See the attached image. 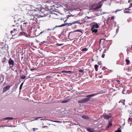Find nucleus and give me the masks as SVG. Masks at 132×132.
I'll use <instances>...</instances> for the list:
<instances>
[{"mask_svg": "<svg viewBox=\"0 0 132 132\" xmlns=\"http://www.w3.org/2000/svg\"><path fill=\"white\" fill-rule=\"evenodd\" d=\"M66 19L65 20V21L64 20V21H65L67 20V19Z\"/></svg>", "mask_w": 132, "mask_h": 132, "instance_id": "nucleus-52", "label": "nucleus"}, {"mask_svg": "<svg viewBox=\"0 0 132 132\" xmlns=\"http://www.w3.org/2000/svg\"><path fill=\"white\" fill-rule=\"evenodd\" d=\"M46 32L45 31H43L41 32L39 34V35L42 34L43 33H45Z\"/></svg>", "mask_w": 132, "mask_h": 132, "instance_id": "nucleus-41", "label": "nucleus"}, {"mask_svg": "<svg viewBox=\"0 0 132 132\" xmlns=\"http://www.w3.org/2000/svg\"><path fill=\"white\" fill-rule=\"evenodd\" d=\"M51 29H48V30H51Z\"/></svg>", "mask_w": 132, "mask_h": 132, "instance_id": "nucleus-54", "label": "nucleus"}, {"mask_svg": "<svg viewBox=\"0 0 132 132\" xmlns=\"http://www.w3.org/2000/svg\"><path fill=\"white\" fill-rule=\"evenodd\" d=\"M37 129H38V128L36 129L35 128H33V130L34 131H35L36 130H37Z\"/></svg>", "mask_w": 132, "mask_h": 132, "instance_id": "nucleus-39", "label": "nucleus"}, {"mask_svg": "<svg viewBox=\"0 0 132 132\" xmlns=\"http://www.w3.org/2000/svg\"><path fill=\"white\" fill-rule=\"evenodd\" d=\"M73 22L71 23H66L65 24H62L61 26H58L57 27H62V26H72L73 24ZM57 27V26H55V27Z\"/></svg>", "mask_w": 132, "mask_h": 132, "instance_id": "nucleus-7", "label": "nucleus"}, {"mask_svg": "<svg viewBox=\"0 0 132 132\" xmlns=\"http://www.w3.org/2000/svg\"><path fill=\"white\" fill-rule=\"evenodd\" d=\"M36 69L33 68V69H30V70L31 71H32L33 70H36Z\"/></svg>", "mask_w": 132, "mask_h": 132, "instance_id": "nucleus-47", "label": "nucleus"}, {"mask_svg": "<svg viewBox=\"0 0 132 132\" xmlns=\"http://www.w3.org/2000/svg\"><path fill=\"white\" fill-rule=\"evenodd\" d=\"M106 49H105L104 50V51L103 52V53H106Z\"/></svg>", "mask_w": 132, "mask_h": 132, "instance_id": "nucleus-40", "label": "nucleus"}, {"mask_svg": "<svg viewBox=\"0 0 132 132\" xmlns=\"http://www.w3.org/2000/svg\"><path fill=\"white\" fill-rule=\"evenodd\" d=\"M87 130L89 132H93V130L90 128H88L87 129Z\"/></svg>", "mask_w": 132, "mask_h": 132, "instance_id": "nucleus-19", "label": "nucleus"}, {"mask_svg": "<svg viewBox=\"0 0 132 132\" xmlns=\"http://www.w3.org/2000/svg\"><path fill=\"white\" fill-rule=\"evenodd\" d=\"M125 100H121L119 102V103H122L123 105H125Z\"/></svg>", "mask_w": 132, "mask_h": 132, "instance_id": "nucleus-18", "label": "nucleus"}, {"mask_svg": "<svg viewBox=\"0 0 132 132\" xmlns=\"http://www.w3.org/2000/svg\"><path fill=\"white\" fill-rule=\"evenodd\" d=\"M15 20H14V22H15Z\"/></svg>", "mask_w": 132, "mask_h": 132, "instance_id": "nucleus-56", "label": "nucleus"}, {"mask_svg": "<svg viewBox=\"0 0 132 132\" xmlns=\"http://www.w3.org/2000/svg\"><path fill=\"white\" fill-rule=\"evenodd\" d=\"M102 1H100L98 4H95L93 5L92 8L93 10H95L100 8L102 6Z\"/></svg>", "mask_w": 132, "mask_h": 132, "instance_id": "nucleus-3", "label": "nucleus"}, {"mask_svg": "<svg viewBox=\"0 0 132 132\" xmlns=\"http://www.w3.org/2000/svg\"><path fill=\"white\" fill-rule=\"evenodd\" d=\"M98 64L100 65H101L102 64V62L101 61H100L99 62H98Z\"/></svg>", "mask_w": 132, "mask_h": 132, "instance_id": "nucleus-35", "label": "nucleus"}, {"mask_svg": "<svg viewBox=\"0 0 132 132\" xmlns=\"http://www.w3.org/2000/svg\"><path fill=\"white\" fill-rule=\"evenodd\" d=\"M63 44H59V43H57L56 44V45L57 46H61V45H63Z\"/></svg>", "mask_w": 132, "mask_h": 132, "instance_id": "nucleus-29", "label": "nucleus"}, {"mask_svg": "<svg viewBox=\"0 0 132 132\" xmlns=\"http://www.w3.org/2000/svg\"><path fill=\"white\" fill-rule=\"evenodd\" d=\"M82 118H83V119H88V117L86 116V115H83V116H82Z\"/></svg>", "mask_w": 132, "mask_h": 132, "instance_id": "nucleus-24", "label": "nucleus"}, {"mask_svg": "<svg viewBox=\"0 0 132 132\" xmlns=\"http://www.w3.org/2000/svg\"><path fill=\"white\" fill-rule=\"evenodd\" d=\"M100 78H102V76H100Z\"/></svg>", "mask_w": 132, "mask_h": 132, "instance_id": "nucleus-53", "label": "nucleus"}, {"mask_svg": "<svg viewBox=\"0 0 132 132\" xmlns=\"http://www.w3.org/2000/svg\"><path fill=\"white\" fill-rule=\"evenodd\" d=\"M41 11V12L44 14V15L45 16L47 15L49 13L48 11L44 9H42Z\"/></svg>", "mask_w": 132, "mask_h": 132, "instance_id": "nucleus-5", "label": "nucleus"}, {"mask_svg": "<svg viewBox=\"0 0 132 132\" xmlns=\"http://www.w3.org/2000/svg\"><path fill=\"white\" fill-rule=\"evenodd\" d=\"M6 60V58L5 57H4V58H3L2 59V62L3 63H4L5 62V61Z\"/></svg>", "mask_w": 132, "mask_h": 132, "instance_id": "nucleus-27", "label": "nucleus"}, {"mask_svg": "<svg viewBox=\"0 0 132 132\" xmlns=\"http://www.w3.org/2000/svg\"><path fill=\"white\" fill-rule=\"evenodd\" d=\"M88 49L86 48H84L81 50V51L82 52L86 51Z\"/></svg>", "mask_w": 132, "mask_h": 132, "instance_id": "nucleus-26", "label": "nucleus"}, {"mask_svg": "<svg viewBox=\"0 0 132 132\" xmlns=\"http://www.w3.org/2000/svg\"><path fill=\"white\" fill-rule=\"evenodd\" d=\"M45 127H48V126H43L42 127L43 128H44Z\"/></svg>", "mask_w": 132, "mask_h": 132, "instance_id": "nucleus-49", "label": "nucleus"}, {"mask_svg": "<svg viewBox=\"0 0 132 132\" xmlns=\"http://www.w3.org/2000/svg\"><path fill=\"white\" fill-rule=\"evenodd\" d=\"M18 23H16L17 24H18ZM13 26H15L16 27L15 28H14L13 30L11 31L10 32V33L11 34H12V35L13 36V35H14V34H13V33H14L15 32V33H16L18 31V25H17V24H16V26H15V25H13Z\"/></svg>", "mask_w": 132, "mask_h": 132, "instance_id": "nucleus-4", "label": "nucleus"}, {"mask_svg": "<svg viewBox=\"0 0 132 132\" xmlns=\"http://www.w3.org/2000/svg\"><path fill=\"white\" fill-rule=\"evenodd\" d=\"M26 77V76H21V78L22 79H24Z\"/></svg>", "mask_w": 132, "mask_h": 132, "instance_id": "nucleus-34", "label": "nucleus"}, {"mask_svg": "<svg viewBox=\"0 0 132 132\" xmlns=\"http://www.w3.org/2000/svg\"><path fill=\"white\" fill-rule=\"evenodd\" d=\"M101 40H100V43H101Z\"/></svg>", "mask_w": 132, "mask_h": 132, "instance_id": "nucleus-55", "label": "nucleus"}, {"mask_svg": "<svg viewBox=\"0 0 132 132\" xmlns=\"http://www.w3.org/2000/svg\"><path fill=\"white\" fill-rule=\"evenodd\" d=\"M8 63L10 68L13 67L14 63L13 60L11 59V58L9 60V61Z\"/></svg>", "mask_w": 132, "mask_h": 132, "instance_id": "nucleus-6", "label": "nucleus"}, {"mask_svg": "<svg viewBox=\"0 0 132 132\" xmlns=\"http://www.w3.org/2000/svg\"><path fill=\"white\" fill-rule=\"evenodd\" d=\"M74 15H68V18H67V19L68 18V17H70L71 16H73Z\"/></svg>", "mask_w": 132, "mask_h": 132, "instance_id": "nucleus-45", "label": "nucleus"}, {"mask_svg": "<svg viewBox=\"0 0 132 132\" xmlns=\"http://www.w3.org/2000/svg\"><path fill=\"white\" fill-rule=\"evenodd\" d=\"M130 2V1H128V2Z\"/></svg>", "mask_w": 132, "mask_h": 132, "instance_id": "nucleus-57", "label": "nucleus"}, {"mask_svg": "<svg viewBox=\"0 0 132 132\" xmlns=\"http://www.w3.org/2000/svg\"><path fill=\"white\" fill-rule=\"evenodd\" d=\"M126 63L127 64V65H129L130 64V61L129 60L126 59Z\"/></svg>", "mask_w": 132, "mask_h": 132, "instance_id": "nucleus-25", "label": "nucleus"}, {"mask_svg": "<svg viewBox=\"0 0 132 132\" xmlns=\"http://www.w3.org/2000/svg\"><path fill=\"white\" fill-rule=\"evenodd\" d=\"M51 121H53L54 122H57V123H61V122L58 121H54V120H51Z\"/></svg>", "mask_w": 132, "mask_h": 132, "instance_id": "nucleus-32", "label": "nucleus"}, {"mask_svg": "<svg viewBox=\"0 0 132 132\" xmlns=\"http://www.w3.org/2000/svg\"><path fill=\"white\" fill-rule=\"evenodd\" d=\"M88 19H91L92 18L91 17H88Z\"/></svg>", "mask_w": 132, "mask_h": 132, "instance_id": "nucleus-51", "label": "nucleus"}, {"mask_svg": "<svg viewBox=\"0 0 132 132\" xmlns=\"http://www.w3.org/2000/svg\"><path fill=\"white\" fill-rule=\"evenodd\" d=\"M116 82L117 83H118V85L119 84H120V80H117L116 81Z\"/></svg>", "mask_w": 132, "mask_h": 132, "instance_id": "nucleus-31", "label": "nucleus"}, {"mask_svg": "<svg viewBox=\"0 0 132 132\" xmlns=\"http://www.w3.org/2000/svg\"><path fill=\"white\" fill-rule=\"evenodd\" d=\"M130 7H129L128 8H125L124 10V12L125 13H130L131 12H130V10L129 9V8Z\"/></svg>", "mask_w": 132, "mask_h": 132, "instance_id": "nucleus-9", "label": "nucleus"}, {"mask_svg": "<svg viewBox=\"0 0 132 132\" xmlns=\"http://www.w3.org/2000/svg\"><path fill=\"white\" fill-rule=\"evenodd\" d=\"M122 10V9H117L116 11H115V12L116 13L117 12H118V11H121Z\"/></svg>", "mask_w": 132, "mask_h": 132, "instance_id": "nucleus-36", "label": "nucleus"}, {"mask_svg": "<svg viewBox=\"0 0 132 132\" xmlns=\"http://www.w3.org/2000/svg\"><path fill=\"white\" fill-rule=\"evenodd\" d=\"M80 20H79L78 21H75L73 22V24H75L76 23L79 24H82V23H81L80 22Z\"/></svg>", "mask_w": 132, "mask_h": 132, "instance_id": "nucleus-15", "label": "nucleus"}, {"mask_svg": "<svg viewBox=\"0 0 132 132\" xmlns=\"http://www.w3.org/2000/svg\"><path fill=\"white\" fill-rule=\"evenodd\" d=\"M40 15H39L38 14H35V16L34 17L33 19L31 18L30 19V20H34L35 19V18H36V19H37V18H40V17L39 16Z\"/></svg>", "mask_w": 132, "mask_h": 132, "instance_id": "nucleus-11", "label": "nucleus"}, {"mask_svg": "<svg viewBox=\"0 0 132 132\" xmlns=\"http://www.w3.org/2000/svg\"><path fill=\"white\" fill-rule=\"evenodd\" d=\"M51 77L50 76H48L47 77V78H50Z\"/></svg>", "mask_w": 132, "mask_h": 132, "instance_id": "nucleus-44", "label": "nucleus"}, {"mask_svg": "<svg viewBox=\"0 0 132 132\" xmlns=\"http://www.w3.org/2000/svg\"><path fill=\"white\" fill-rule=\"evenodd\" d=\"M92 27V29H93L94 28H98L99 27V26L97 23H96L95 24L93 25Z\"/></svg>", "mask_w": 132, "mask_h": 132, "instance_id": "nucleus-12", "label": "nucleus"}, {"mask_svg": "<svg viewBox=\"0 0 132 132\" xmlns=\"http://www.w3.org/2000/svg\"><path fill=\"white\" fill-rule=\"evenodd\" d=\"M62 72H64L66 73H72V72L71 71H66L65 70L63 71H62Z\"/></svg>", "mask_w": 132, "mask_h": 132, "instance_id": "nucleus-21", "label": "nucleus"}, {"mask_svg": "<svg viewBox=\"0 0 132 132\" xmlns=\"http://www.w3.org/2000/svg\"><path fill=\"white\" fill-rule=\"evenodd\" d=\"M23 84V82H22L20 86V88H19V89L20 90L22 89Z\"/></svg>", "mask_w": 132, "mask_h": 132, "instance_id": "nucleus-28", "label": "nucleus"}, {"mask_svg": "<svg viewBox=\"0 0 132 132\" xmlns=\"http://www.w3.org/2000/svg\"><path fill=\"white\" fill-rule=\"evenodd\" d=\"M111 117V116L110 115L105 114L103 116L104 119H108Z\"/></svg>", "mask_w": 132, "mask_h": 132, "instance_id": "nucleus-10", "label": "nucleus"}, {"mask_svg": "<svg viewBox=\"0 0 132 132\" xmlns=\"http://www.w3.org/2000/svg\"><path fill=\"white\" fill-rule=\"evenodd\" d=\"M114 17L113 16H112L111 17V20H112L114 19Z\"/></svg>", "mask_w": 132, "mask_h": 132, "instance_id": "nucleus-43", "label": "nucleus"}, {"mask_svg": "<svg viewBox=\"0 0 132 132\" xmlns=\"http://www.w3.org/2000/svg\"><path fill=\"white\" fill-rule=\"evenodd\" d=\"M32 13V11H28V12L27 14H28L29 15H30V16H34V15L32 14H31V15H30V14H31V13Z\"/></svg>", "mask_w": 132, "mask_h": 132, "instance_id": "nucleus-20", "label": "nucleus"}, {"mask_svg": "<svg viewBox=\"0 0 132 132\" xmlns=\"http://www.w3.org/2000/svg\"><path fill=\"white\" fill-rule=\"evenodd\" d=\"M98 66L96 64L94 66V68H95V70L96 71H98Z\"/></svg>", "mask_w": 132, "mask_h": 132, "instance_id": "nucleus-22", "label": "nucleus"}, {"mask_svg": "<svg viewBox=\"0 0 132 132\" xmlns=\"http://www.w3.org/2000/svg\"><path fill=\"white\" fill-rule=\"evenodd\" d=\"M106 0H102V1H102V3H103V2L104 1H106Z\"/></svg>", "mask_w": 132, "mask_h": 132, "instance_id": "nucleus-48", "label": "nucleus"}, {"mask_svg": "<svg viewBox=\"0 0 132 132\" xmlns=\"http://www.w3.org/2000/svg\"><path fill=\"white\" fill-rule=\"evenodd\" d=\"M122 93L123 94H125V93H124V91H122Z\"/></svg>", "mask_w": 132, "mask_h": 132, "instance_id": "nucleus-50", "label": "nucleus"}, {"mask_svg": "<svg viewBox=\"0 0 132 132\" xmlns=\"http://www.w3.org/2000/svg\"><path fill=\"white\" fill-rule=\"evenodd\" d=\"M14 119V118L12 117H9L5 118L3 119V120L5 121L7 120H13Z\"/></svg>", "mask_w": 132, "mask_h": 132, "instance_id": "nucleus-13", "label": "nucleus"}, {"mask_svg": "<svg viewBox=\"0 0 132 132\" xmlns=\"http://www.w3.org/2000/svg\"><path fill=\"white\" fill-rule=\"evenodd\" d=\"M29 26L28 23V22H25L24 21H23L20 26V30L22 32V35H26L27 34L25 32L26 31L27 28Z\"/></svg>", "mask_w": 132, "mask_h": 132, "instance_id": "nucleus-1", "label": "nucleus"}, {"mask_svg": "<svg viewBox=\"0 0 132 132\" xmlns=\"http://www.w3.org/2000/svg\"><path fill=\"white\" fill-rule=\"evenodd\" d=\"M36 42L37 43H38L39 42V40H36Z\"/></svg>", "mask_w": 132, "mask_h": 132, "instance_id": "nucleus-46", "label": "nucleus"}, {"mask_svg": "<svg viewBox=\"0 0 132 132\" xmlns=\"http://www.w3.org/2000/svg\"><path fill=\"white\" fill-rule=\"evenodd\" d=\"M96 94H90L86 96L87 97L81 99L78 101V102L79 103H86L89 101L91 98V97L94 96Z\"/></svg>", "mask_w": 132, "mask_h": 132, "instance_id": "nucleus-2", "label": "nucleus"}, {"mask_svg": "<svg viewBox=\"0 0 132 132\" xmlns=\"http://www.w3.org/2000/svg\"><path fill=\"white\" fill-rule=\"evenodd\" d=\"M112 123H111V122L110 121L109 122V123L108 125L107 128H109L111 126H112Z\"/></svg>", "mask_w": 132, "mask_h": 132, "instance_id": "nucleus-23", "label": "nucleus"}, {"mask_svg": "<svg viewBox=\"0 0 132 132\" xmlns=\"http://www.w3.org/2000/svg\"><path fill=\"white\" fill-rule=\"evenodd\" d=\"M78 31L79 32H81V30H76V31H74L73 32H69V36L70 35V34L71 33H72L73 32H78Z\"/></svg>", "mask_w": 132, "mask_h": 132, "instance_id": "nucleus-17", "label": "nucleus"}, {"mask_svg": "<svg viewBox=\"0 0 132 132\" xmlns=\"http://www.w3.org/2000/svg\"><path fill=\"white\" fill-rule=\"evenodd\" d=\"M102 69L103 70H104L107 69V68L105 67H103Z\"/></svg>", "mask_w": 132, "mask_h": 132, "instance_id": "nucleus-33", "label": "nucleus"}, {"mask_svg": "<svg viewBox=\"0 0 132 132\" xmlns=\"http://www.w3.org/2000/svg\"><path fill=\"white\" fill-rule=\"evenodd\" d=\"M11 86H7L4 87L3 89V92H5L6 91L8 90Z\"/></svg>", "mask_w": 132, "mask_h": 132, "instance_id": "nucleus-8", "label": "nucleus"}, {"mask_svg": "<svg viewBox=\"0 0 132 132\" xmlns=\"http://www.w3.org/2000/svg\"><path fill=\"white\" fill-rule=\"evenodd\" d=\"M105 55L103 53V54L102 55V58H103L104 57Z\"/></svg>", "mask_w": 132, "mask_h": 132, "instance_id": "nucleus-38", "label": "nucleus"}, {"mask_svg": "<svg viewBox=\"0 0 132 132\" xmlns=\"http://www.w3.org/2000/svg\"><path fill=\"white\" fill-rule=\"evenodd\" d=\"M79 71L81 72H83V71L82 70H79Z\"/></svg>", "mask_w": 132, "mask_h": 132, "instance_id": "nucleus-42", "label": "nucleus"}, {"mask_svg": "<svg viewBox=\"0 0 132 132\" xmlns=\"http://www.w3.org/2000/svg\"><path fill=\"white\" fill-rule=\"evenodd\" d=\"M70 100V99H69L67 100H64L62 101L61 103H66L69 102Z\"/></svg>", "mask_w": 132, "mask_h": 132, "instance_id": "nucleus-16", "label": "nucleus"}, {"mask_svg": "<svg viewBox=\"0 0 132 132\" xmlns=\"http://www.w3.org/2000/svg\"><path fill=\"white\" fill-rule=\"evenodd\" d=\"M128 123H130V121H132V119L129 118L128 119Z\"/></svg>", "mask_w": 132, "mask_h": 132, "instance_id": "nucleus-30", "label": "nucleus"}, {"mask_svg": "<svg viewBox=\"0 0 132 132\" xmlns=\"http://www.w3.org/2000/svg\"><path fill=\"white\" fill-rule=\"evenodd\" d=\"M115 132H121V129L119 128Z\"/></svg>", "mask_w": 132, "mask_h": 132, "instance_id": "nucleus-37", "label": "nucleus"}, {"mask_svg": "<svg viewBox=\"0 0 132 132\" xmlns=\"http://www.w3.org/2000/svg\"><path fill=\"white\" fill-rule=\"evenodd\" d=\"M91 30L92 31V32H95V33H97L98 32V30L97 29H95V28H94V29H92V28Z\"/></svg>", "mask_w": 132, "mask_h": 132, "instance_id": "nucleus-14", "label": "nucleus"}, {"mask_svg": "<svg viewBox=\"0 0 132 132\" xmlns=\"http://www.w3.org/2000/svg\"><path fill=\"white\" fill-rule=\"evenodd\" d=\"M19 19L18 20V21H19V19Z\"/></svg>", "mask_w": 132, "mask_h": 132, "instance_id": "nucleus-58", "label": "nucleus"}]
</instances>
